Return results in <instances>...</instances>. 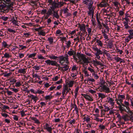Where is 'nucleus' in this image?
<instances>
[{
    "label": "nucleus",
    "mask_w": 133,
    "mask_h": 133,
    "mask_svg": "<svg viewBox=\"0 0 133 133\" xmlns=\"http://www.w3.org/2000/svg\"><path fill=\"white\" fill-rule=\"evenodd\" d=\"M76 56L78 58L79 61L81 64H83V66H85V64H88L89 63L88 58L86 57L85 55L84 54H80L79 53H77Z\"/></svg>",
    "instance_id": "obj_1"
},
{
    "label": "nucleus",
    "mask_w": 133,
    "mask_h": 133,
    "mask_svg": "<svg viewBox=\"0 0 133 133\" xmlns=\"http://www.w3.org/2000/svg\"><path fill=\"white\" fill-rule=\"evenodd\" d=\"M5 4H8V5L7 6L6 5H4L5 7H6V8L5 9V11H4V12L5 13L8 12L10 9H11V7H12L13 3L11 2V0H6L5 1Z\"/></svg>",
    "instance_id": "obj_2"
},
{
    "label": "nucleus",
    "mask_w": 133,
    "mask_h": 133,
    "mask_svg": "<svg viewBox=\"0 0 133 133\" xmlns=\"http://www.w3.org/2000/svg\"><path fill=\"white\" fill-rule=\"evenodd\" d=\"M59 62L61 64L64 63L65 62L67 64L69 63L68 56L67 55H66L64 56H61L59 57Z\"/></svg>",
    "instance_id": "obj_3"
},
{
    "label": "nucleus",
    "mask_w": 133,
    "mask_h": 133,
    "mask_svg": "<svg viewBox=\"0 0 133 133\" xmlns=\"http://www.w3.org/2000/svg\"><path fill=\"white\" fill-rule=\"evenodd\" d=\"M125 98V96L124 95H118L117 98H116L115 101L116 102L118 105H120L123 102V100Z\"/></svg>",
    "instance_id": "obj_4"
},
{
    "label": "nucleus",
    "mask_w": 133,
    "mask_h": 133,
    "mask_svg": "<svg viewBox=\"0 0 133 133\" xmlns=\"http://www.w3.org/2000/svg\"><path fill=\"white\" fill-rule=\"evenodd\" d=\"M75 83V81L72 79L68 78L67 80H66L65 84L63 85H66L70 88L72 87Z\"/></svg>",
    "instance_id": "obj_5"
},
{
    "label": "nucleus",
    "mask_w": 133,
    "mask_h": 133,
    "mask_svg": "<svg viewBox=\"0 0 133 133\" xmlns=\"http://www.w3.org/2000/svg\"><path fill=\"white\" fill-rule=\"evenodd\" d=\"M52 126H50V125L48 123L45 124L44 126V129L49 133H52V131L54 128H52Z\"/></svg>",
    "instance_id": "obj_6"
},
{
    "label": "nucleus",
    "mask_w": 133,
    "mask_h": 133,
    "mask_svg": "<svg viewBox=\"0 0 133 133\" xmlns=\"http://www.w3.org/2000/svg\"><path fill=\"white\" fill-rule=\"evenodd\" d=\"M64 4L63 2H55L53 3L52 5V8L54 9L56 8H58L62 6Z\"/></svg>",
    "instance_id": "obj_7"
},
{
    "label": "nucleus",
    "mask_w": 133,
    "mask_h": 133,
    "mask_svg": "<svg viewBox=\"0 0 133 133\" xmlns=\"http://www.w3.org/2000/svg\"><path fill=\"white\" fill-rule=\"evenodd\" d=\"M101 88L100 91H104L106 93H109L110 92V90L107 84L103 86H100Z\"/></svg>",
    "instance_id": "obj_8"
},
{
    "label": "nucleus",
    "mask_w": 133,
    "mask_h": 133,
    "mask_svg": "<svg viewBox=\"0 0 133 133\" xmlns=\"http://www.w3.org/2000/svg\"><path fill=\"white\" fill-rule=\"evenodd\" d=\"M45 62L48 65H51L52 66H58L59 65L56 61H51L48 59L45 60Z\"/></svg>",
    "instance_id": "obj_9"
},
{
    "label": "nucleus",
    "mask_w": 133,
    "mask_h": 133,
    "mask_svg": "<svg viewBox=\"0 0 133 133\" xmlns=\"http://www.w3.org/2000/svg\"><path fill=\"white\" fill-rule=\"evenodd\" d=\"M67 54L70 56L73 55V57L75 61L77 62H78V59L76 57V52L74 50L69 51Z\"/></svg>",
    "instance_id": "obj_10"
},
{
    "label": "nucleus",
    "mask_w": 133,
    "mask_h": 133,
    "mask_svg": "<svg viewBox=\"0 0 133 133\" xmlns=\"http://www.w3.org/2000/svg\"><path fill=\"white\" fill-rule=\"evenodd\" d=\"M99 114H93L92 115L93 119L97 122H102L103 120V119H100L99 117Z\"/></svg>",
    "instance_id": "obj_11"
},
{
    "label": "nucleus",
    "mask_w": 133,
    "mask_h": 133,
    "mask_svg": "<svg viewBox=\"0 0 133 133\" xmlns=\"http://www.w3.org/2000/svg\"><path fill=\"white\" fill-rule=\"evenodd\" d=\"M81 95L83 96L87 100L90 101H93V98L92 96L88 95L86 94H81Z\"/></svg>",
    "instance_id": "obj_12"
},
{
    "label": "nucleus",
    "mask_w": 133,
    "mask_h": 133,
    "mask_svg": "<svg viewBox=\"0 0 133 133\" xmlns=\"http://www.w3.org/2000/svg\"><path fill=\"white\" fill-rule=\"evenodd\" d=\"M69 92L67 90L63 87V88L62 90V98H61V99H65V97L66 95Z\"/></svg>",
    "instance_id": "obj_13"
},
{
    "label": "nucleus",
    "mask_w": 133,
    "mask_h": 133,
    "mask_svg": "<svg viewBox=\"0 0 133 133\" xmlns=\"http://www.w3.org/2000/svg\"><path fill=\"white\" fill-rule=\"evenodd\" d=\"M107 0H103L100 3L99 6L101 7H103L107 6L108 5Z\"/></svg>",
    "instance_id": "obj_14"
},
{
    "label": "nucleus",
    "mask_w": 133,
    "mask_h": 133,
    "mask_svg": "<svg viewBox=\"0 0 133 133\" xmlns=\"http://www.w3.org/2000/svg\"><path fill=\"white\" fill-rule=\"evenodd\" d=\"M78 27L80 28L81 31H82L83 33H85L86 32L85 26L84 24H79L78 25Z\"/></svg>",
    "instance_id": "obj_15"
},
{
    "label": "nucleus",
    "mask_w": 133,
    "mask_h": 133,
    "mask_svg": "<svg viewBox=\"0 0 133 133\" xmlns=\"http://www.w3.org/2000/svg\"><path fill=\"white\" fill-rule=\"evenodd\" d=\"M5 1L4 0H0V9H2L5 11L6 7H5Z\"/></svg>",
    "instance_id": "obj_16"
},
{
    "label": "nucleus",
    "mask_w": 133,
    "mask_h": 133,
    "mask_svg": "<svg viewBox=\"0 0 133 133\" xmlns=\"http://www.w3.org/2000/svg\"><path fill=\"white\" fill-rule=\"evenodd\" d=\"M125 111L127 112L130 116V117H131L132 115L133 114V112L131 110L129 107L126 108Z\"/></svg>",
    "instance_id": "obj_17"
},
{
    "label": "nucleus",
    "mask_w": 133,
    "mask_h": 133,
    "mask_svg": "<svg viewBox=\"0 0 133 133\" xmlns=\"http://www.w3.org/2000/svg\"><path fill=\"white\" fill-rule=\"evenodd\" d=\"M125 111L127 112L130 116V117H131L132 115L133 114V112L131 110L129 107L126 108Z\"/></svg>",
    "instance_id": "obj_18"
},
{
    "label": "nucleus",
    "mask_w": 133,
    "mask_h": 133,
    "mask_svg": "<svg viewBox=\"0 0 133 133\" xmlns=\"http://www.w3.org/2000/svg\"><path fill=\"white\" fill-rule=\"evenodd\" d=\"M108 102L112 106L114 107L115 104L114 99L112 98H110V97H108Z\"/></svg>",
    "instance_id": "obj_19"
},
{
    "label": "nucleus",
    "mask_w": 133,
    "mask_h": 133,
    "mask_svg": "<svg viewBox=\"0 0 133 133\" xmlns=\"http://www.w3.org/2000/svg\"><path fill=\"white\" fill-rule=\"evenodd\" d=\"M104 54H105L107 57V59L111 60H112V58L110 54L107 52V51L105 50L104 51Z\"/></svg>",
    "instance_id": "obj_20"
},
{
    "label": "nucleus",
    "mask_w": 133,
    "mask_h": 133,
    "mask_svg": "<svg viewBox=\"0 0 133 133\" xmlns=\"http://www.w3.org/2000/svg\"><path fill=\"white\" fill-rule=\"evenodd\" d=\"M83 119L84 122L85 121L87 123H89L90 122V119L89 116L87 115L84 116L83 118Z\"/></svg>",
    "instance_id": "obj_21"
},
{
    "label": "nucleus",
    "mask_w": 133,
    "mask_h": 133,
    "mask_svg": "<svg viewBox=\"0 0 133 133\" xmlns=\"http://www.w3.org/2000/svg\"><path fill=\"white\" fill-rule=\"evenodd\" d=\"M1 43L2 47L4 48H8L9 46V45L5 41H3Z\"/></svg>",
    "instance_id": "obj_22"
},
{
    "label": "nucleus",
    "mask_w": 133,
    "mask_h": 133,
    "mask_svg": "<svg viewBox=\"0 0 133 133\" xmlns=\"http://www.w3.org/2000/svg\"><path fill=\"white\" fill-rule=\"evenodd\" d=\"M130 116L129 117L127 114L123 115L122 116V118L124 120L127 121L129 120L130 118Z\"/></svg>",
    "instance_id": "obj_23"
},
{
    "label": "nucleus",
    "mask_w": 133,
    "mask_h": 133,
    "mask_svg": "<svg viewBox=\"0 0 133 133\" xmlns=\"http://www.w3.org/2000/svg\"><path fill=\"white\" fill-rule=\"evenodd\" d=\"M26 70L25 69H20L18 70V73H22L23 74H25Z\"/></svg>",
    "instance_id": "obj_24"
},
{
    "label": "nucleus",
    "mask_w": 133,
    "mask_h": 133,
    "mask_svg": "<svg viewBox=\"0 0 133 133\" xmlns=\"http://www.w3.org/2000/svg\"><path fill=\"white\" fill-rule=\"evenodd\" d=\"M118 105L119 110L121 113H122L123 111H125V109L124 107L122 106V105H121V104H120V105Z\"/></svg>",
    "instance_id": "obj_25"
},
{
    "label": "nucleus",
    "mask_w": 133,
    "mask_h": 133,
    "mask_svg": "<svg viewBox=\"0 0 133 133\" xmlns=\"http://www.w3.org/2000/svg\"><path fill=\"white\" fill-rule=\"evenodd\" d=\"M99 84L101 85L100 86H103L107 84L103 79H100Z\"/></svg>",
    "instance_id": "obj_26"
},
{
    "label": "nucleus",
    "mask_w": 133,
    "mask_h": 133,
    "mask_svg": "<svg viewBox=\"0 0 133 133\" xmlns=\"http://www.w3.org/2000/svg\"><path fill=\"white\" fill-rule=\"evenodd\" d=\"M31 119L32 120L34 121L35 123L37 124H40V122L39 120L37 119L35 117H32Z\"/></svg>",
    "instance_id": "obj_27"
},
{
    "label": "nucleus",
    "mask_w": 133,
    "mask_h": 133,
    "mask_svg": "<svg viewBox=\"0 0 133 133\" xmlns=\"http://www.w3.org/2000/svg\"><path fill=\"white\" fill-rule=\"evenodd\" d=\"M93 64L94 66H96L97 65H100L101 64L98 61H97L95 59V60H93L92 61Z\"/></svg>",
    "instance_id": "obj_28"
},
{
    "label": "nucleus",
    "mask_w": 133,
    "mask_h": 133,
    "mask_svg": "<svg viewBox=\"0 0 133 133\" xmlns=\"http://www.w3.org/2000/svg\"><path fill=\"white\" fill-rule=\"evenodd\" d=\"M53 96L51 95H47L44 97V98L46 100H50L52 98Z\"/></svg>",
    "instance_id": "obj_29"
},
{
    "label": "nucleus",
    "mask_w": 133,
    "mask_h": 133,
    "mask_svg": "<svg viewBox=\"0 0 133 133\" xmlns=\"http://www.w3.org/2000/svg\"><path fill=\"white\" fill-rule=\"evenodd\" d=\"M30 97L31 98V99L35 101V102H36L38 98L36 96H34L33 95H31Z\"/></svg>",
    "instance_id": "obj_30"
},
{
    "label": "nucleus",
    "mask_w": 133,
    "mask_h": 133,
    "mask_svg": "<svg viewBox=\"0 0 133 133\" xmlns=\"http://www.w3.org/2000/svg\"><path fill=\"white\" fill-rule=\"evenodd\" d=\"M77 69L78 67H77L75 65H73L72 68H71V71H72V72H75V71H76V72L78 71H77Z\"/></svg>",
    "instance_id": "obj_31"
},
{
    "label": "nucleus",
    "mask_w": 133,
    "mask_h": 133,
    "mask_svg": "<svg viewBox=\"0 0 133 133\" xmlns=\"http://www.w3.org/2000/svg\"><path fill=\"white\" fill-rule=\"evenodd\" d=\"M53 16L57 19H58L59 18V16L58 15L57 12L54 11L53 13Z\"/></svg>",
    "instance_id": "obj_32"
},
{
    "label": "nucleus",
    "mask_w": 133,
    "mask_h": 133,
    "mask_svg": "<svg viewBox=\"0 0 133 133\" xmlns=\"http://www.w3.org/2000/svg\"><path fill=\"white\" fill-rule=\"evenodd\" d=\"M47 41L49 42L50 44H52L53 42L54 39L52 37H50L48 38Z\"/></svg>",
    "instance_id": "obj_33"
},
{
    "label": "nucleus",
    "mask_w": 133,
    "mask_h": 133,
    "mask_svg": "<svg viewBox=\"0 0 133 133\" xmlns=\"http://www.w3.org/2000/svg\"><path fill=\"white\" fill-rule=\"evenodd\" d=\"M11 21V22L12 23L13 25L18 26V21L17 19H16V20H12V21Z\"/></svg>",
    "instance_id": "obj_34"
},
{
    "label": "nucleus",
    "mask_w": 133,
    "mask_h": 133,
    "mask_svg": "<svg viewBox=\"0 0 133 133\" xmlns=\"http://www.w3.org/2000/svg\"><path fill=\"white\" fill-rule=\"evenodd\" d=\"M98 97L101 98L102 99L106 97L105 95L102 93H98Z\"/></svg>",
    "instance_id": "obj_35"
},
{
    "label": "nucleus",
    "mask_w": 133,
    "mask_h": 133,
    "mask_svg": "<svg viewBox=\"0 0 133 133\" xmlns=\"http://www.w3.org/2000/svg\"><path fill=\"white\" fill-rule=\"evenodd\" d=\"M49 57L51 59H55L56 60V59L58 57L55 56H54L52 54L50 55H49Z\"/></svg>",
    "instance_id": "obj_36"
},
{
    "label": "nucleus",
    "mask_w": 133,
    "mask_h": 133,
    "mask_svg": "<svg viewBox=\"0 0 133 133\" xmlns=\"http://www.w3.org/2000/svg\"><path fill=\"white\" fill-rule=\"evenodd\" d=\"M23 83V82L21 81H19L15 83V86L16 87H19L22 85V84Z\"/></svg>",
    "instance_id": "obj_37"
},
{
    "label": "nucleus",
    "mask_w": 133,
    "mask_h": 133,
    "mask_svg": "<svg viewBox=\"0 0 133 133\" xmlns=\"http://www.w3.org/2000/svg\"><path fill=\"white\" fill-rule=\"evenodd\" d=\"M79 90V88L78 87H77L75 89V95L74 96L75 98H76L77 95L78 91Z\"/></svg>",
    "instance_id": "obj_38"
},
{
    "label": "nucleus",
    "mask_w": 133,
    "mask_h": 133,
    "mask_svg": "<svg viewBox=\"0 0 133 133\" xmlns=\"http://www.w3.org/2000/svg\"><path fill=\"white\" fill-rule=\"evenodd\" d=\"M38 35L44 36H45L46 33L45 31H44L43 30H41L40 31L39 33H38Z\"/></svg>",
    "instance_id": "obj_39"
},
{
    "label": "nucleus",
    "mask_w": 133,
    "mask_h": 133,
    "mask_svg": "<svg viewBox=\"0 0 133 133\" xmlns=\"http://www.w3.org/2000/svg\"><path fill=\"white\" fill-rule=\"evenodd\" d=\"M66 47L67 48H69L71 45V43L70 41H67L65 43Z\"/></svg>",
    "instance_id": "obj_40"
},
{
    "label": "nucleus",
    "mask_w": 133,
    "mask_h": 133,
    "mask_svg": "<svg viewBox=\"0 0 133 133\" xmlns=\"http://www.w3.org/2000/svg\"><path fill=\"white\" fill-rule=\"evenodd\" d=\"M96 42L98 43V45L100 46H102L103 44L102 41L98 39H97L96 41Z\"/></svg>",
    "instance_id": "obj_41"
},
{
    "label": "nucleus",
    "mask_w": 133,
    "mask_h": 133,
    "mask_svg": "<svg viewBox=\"0 0 133 133\" xmlns=\"http://www.w3.org/2000/svg\"><path fill=\"white\" fill-rule=\"evenodd\" d=\"M78 71L76 72L75 73L72 72L71 74V76L73 78H76L77 75L78 74Z\"/></svg>",
    "instance_id": "obj_42"
},
{
    "label": "nucleus",
    "mask_w": 133,
    "mask_h": 133,
    "mask_svg": "<svg viewBox=\"0 0 133 133\" xmlns=\"http://www.w3.org/2000/svg\"><path fill=\"white\" fill-rule=\"evenodd\" d=\"M60 75H58L57 76H54L52 78L54 81H57L59 78Z\"/></svg>",
    "instance_id": "obj_43"
},
{
    "label": "nucleus",
    "mask_w": 133,
    "mask_h": 133,
    "mask_svg": "<svg viewBox=\"0 0 133 133\" xmlns=\"http://www.w3.org/2000/svg\"><path fill=\"white\" fill-rule=\"evenodd\" d=\"M99 128L101 129V130H103L105 129V126L102 124H101L99 125Z\"/></svg>",
    "instance_id": "obj_44"
},
{
    "label": "nucleus",
    "mask_w": 133,
    "mask_h": 133,
    "mask_svg": "<svg viewBox=\"0 0 133 133\" xmlns=\"http://www.w3.org/2000/svg\"><path fill=\"white\" fill-rule=\"evenodd\" d=\"M92 26L90 27V28H87V31L88 32V35H90L91 34V32L92 31Z\"/></svg>",
    "instance_id": "obj_45"
},
{
    "label": "nucleus",
    "mask_w": 133,
    "mask_h": 133,
    "mask_svg": "<svg viewBox=\"0 0 133 133\" xmlns=\"http://www.w3.org/2000/svg\"><path fill=\"white\" fill-rule=\"evenodd\" d=\"M36 54V53H34L30 54L28 56L29 58H34Z\"/></svg>",
    "instance_id": "obj_46"
},
{
    "label": "nucleus",
    "mask_w": 133,
    "mask_h": 133,
    "mask_svg": "<svg viewBox=\"0 0 133 133\" xmlns=\"http://www.w3.org/2000/svg\"><path fill=\"white\" fill-rule=\"evenodd\" d=\"M7 31L9 32L12 33L13 34L16 32V31L15 30L10 28H8L7 29Z\"/></svg>",
    "instance_id": "obj_47"
},
{
    "label": "nucleus",
    "mask_w": 133,
    "mask_h": 133,
    "mask_svg": "<svg viewBox=\"0 0 133 133\" xmlns=\"http://www.w3.org/2000/svg\"><path fill=\"white\" fill-rule=\"evenodd\" d=\"M89 11L88 13V14L90 16H91V15H92V16L93 17V14H94V11L93 9H91V10H89Z\"/></svg>",
    "instance_id": "obj_48"
},
{
    "label": "nucleus",
    "mask_w": 133,
    "mask_h": 133,
    "mask_svg": "<svg viewBox=\"0 0 133 133\" xmlns=\"http://www.w3.org/2000/svg\"><path fill=\"white\" fill-rule=\"evenodd\" d=\"M112 3L114 4V5L115 7L119 8L118 5H120V4L118 2V1Z\"/></svg>",
    "instance_id": "obj_49"
},
{
    "label": "nucleus",
    "mask_w": 133,
    "mask_h": 133,
    "mask_svg": "<svg viewBox=\"0 0 133 133\" xmlns=\"http://www.w3.org/2000/svg\"><path fill=\"white\" fill-rule=\"evenodd\" d=\"M44 93V91L39 89L37 90V94H43Z\"/></svg>",
    "instance_id": "obj_50"
},
{
    "label": "nucleus",
    "mask_w": 133,
    "mask_h": 133,
    "mask_svg": "<svg viewBox=\"0 0 133 133\" xmlns=\"http://www.w3.org/2000/svg\"><path fill=\"white\" fill-rule=\"evenodd\" d=\"M37 57L38 59H45L41 54H39L37 55Z\"/></svg>",
    "instance_id": "obj_51"
},
{
    "label": "nucleus",
    "mask_w": 133,
    "mask_h": 133,
    "mask_svg": "<svg viewBox=\"0 0 133 133\" xmlns=\"http://www.w3.org/2000/svg\"><path fill=\"white\" fill-rule=\"evenodd\" d=\"M73 107L74 108V110L76 111V112L77 113H78L79 112L78 109L76 105V104H74L73 105Z\"/></svg>",
    "instance_id": "obj_52"
},
{
    "label": "nucleus",
    "mask_w": 133,
    "mask_h": 133,
    "mask_svg": "<svg viewBox=\"0 0 133 133\" xmlns=\"http://www.w3.org/2000/svg\"><path fill=\"white\" fill-rule=\"evenodd\" d=\"M76 121L75 119H73L70 121L69 122V125H73L75 123Z\"/></svg>",
    "instance_id": "obj_53"
},
{
    "label": "nucleus",
    "mask_w": 133,
    "mask_h": 133,
    "mask_svg": "<svg viewBox=\"0 0 133 133\" xmlns=\"http://www.w3.org/2000/svg\"><path fill=\"white\" fill-rule=\"evenodd\" d=\"M0 18L3 20L4 21H5L8 20V17H7L2 16Z\"/></svg>",
    "instance_id": "obj_54"
},
{
    "label": "nucleus",
    "mask_w": 133,
    "mask_h": 133,
    "mask_svg": "<svg viewBox=\"0 0 133 133\" xmlns=\"http://www.w3.org/2000/svg\"><path fill=\"white\" fill-rule=\"evenodd\" d=\"M90 3H89L88 5V8L89 10H91L93 9L92 8V5L93 4V3H91V1L89 2Z\"/></svg>",
    "instance_id": "obj_55"
},
{
    "label": "nucleus",
    "mask_w": 133,
    "mask_h": 133,
    "mask_svg": "<svg viewBox=\"0 0 133 133\" xmlns=\"http://www.w3.org/2000/svg\"><path fill=\"white\" fill-rule=\"evenodd\" d=\"M92 75L94 76V78L95 79H97L99 78V76L97 75L95 72L92 73Z\"/></svg>",
    "instance_id": "obj_56"
},
{
    "label": "nucleus",
    "mask_w": 133,
    "mask_h": 133,
    "mask_svg": "<svg viewBox=\"0 0 133 133\" xmlns=\"http://www.w3.org/2000/svg\"><path fill=\"white\" fill-rule=\"evenodd\" d=\"M88 91L89 92L93 95L94 94H95L96 92V91L94 90L91 89H89L88 90Z\"/></svg>",
    "instance_id": "obj_57"
},
{
    "label": "nucleus",
    "mask_w": 133,
    "mask_h": 133,
    "mask_svg": "<svg viewBox=\"0 0 133 133\" xmlns=\"http://www.w3.org/2000/svg\"><path fill=\"white\" fill-rule=\"evenodd\" d=\"M87 82H94L95 81V79L92 78H88L87 79Z\"/></svg>",
    "instance_id": "obj_58"
},
{
    "label": "nucleus",
    "mask_w": 133,
    "mask_h": 133,
    "mask_svg": "<svg viewBox=\"0 0 133 133\" xmlns=\"http://www.w3.org/2000/svg\"><path fill=\"white\" fill-rule=\"evenodd\" d=\"M103 36L104 37V38H105L104 40H107V41H108V35L106 34V33L102 34Z\"/></svg>",
    "instance_id": "obj_59"
},
{
    "label": "nucleus",
    "mask_w": 133,
    "mask_h": 133,
    "mask_svg": "<svg viewBox=\"0 0 133 133\" xmlns=\"http://www.w3.org/2000/svg\"><path fill=\"white\" fill-rule=\"evenodd\" d=\"M19 117L18 116L16 115H13V117L14 119L16 121H18V120Z\"/></svg>",
    "instance_id": "obj_60"
},
{
    "label": "nucleus",
    "mask_w": 133,
    "mask_h": 133,
    "mask_svg": "<svg viewBox=\"0 0 133 133\" xmlns=\"http://www.w3.org/2000/svg\"><path fill=\"white\" fill-rule=\"evenodd\" d=\"M4 57L5 58H9L11 57V56L9 54L7 53H5L4 54Z\"/></svg>",
    "instance_id": "obj_61"
},
{
    "label": "nucleus",
    "mask_w": 133,
    "mask_h": 133,
    "mask_svg": "<svg viewBox=\"0 0 133 133\" xmlns=\"http://www.w3.org/2000/svg\"><path fill=\"white\" fill-rule=\"evenodd\" d=\"M124 104H125L124 105H125V108L129 107V103L128 102L126 101H124Z\"/></svg>",
    "instance_id": "obj_62"
},
{
    "label": "nucleus",
    "mask_w": 133,
    "mask_h": 133,
    "mask_svg": "<svg viewBox=\"0 0 133 133\" xmlns=\"http://www.w3.org/2000/svg\"><path fill=\"white\" fill-rule=\"evenodd\" d=\"M114 59L117 62H119V61L122 60V59L118 57H115L114 58Z\"/></svg>",
    "instance_id": "obj_63"
},
{
    "label": "nucleus",
    "mask_w": 133,
    "mask_h": 133,
    "mask_svg": "<svg viewBox=\"0 0 133 133\" xmlns=\"http://www.w3.org/2000/svg\"><path fill=\"white\" fill-rule=\"evenodd\" d=\"M84 74V76L85 77H88L89 76V74L88 73V71H87L86 70H84L83 71Z\"/></svg>",
    "instance_id": "obj_64"
}]
</instances>
